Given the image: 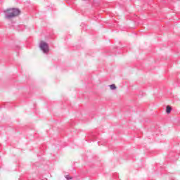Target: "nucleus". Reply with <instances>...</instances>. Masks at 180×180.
Listing matches in <instances>:
<instances>
[{
	"instance_id": "7",
	"label": "nucleus",
	"mask_w": 180,
	"mask_h": 180,
	"mask_svg": "<svg viewBox=\"0 0 180 180\" xmlns=\"http://www.w3.org/2000/svg\"><path fill=\"white\" fill-rule=\"evenodd\" d=\"M84 24H81V26L82 27V26H84Z\"/></svg>"
},
{
	"instance_id": "3",
	"label": "nucleus",
	"mask_w": 180,
	"mask_h": 180,
	"mask_svg": "<svg viewBox=\"0 0 180 180\" xmlns=\"http://www.w3.org/2000/svg\"><path fill=\"white\" fill-rule=\"evenodd\" d=\"M90 137H91L92 141H95V140H96V139H98V136L95 133H91L90 135Z\"/></svg>"
},
{
	"instance_id": "2",
	"label": "nucleus",
	"mask_w": 180,
	"mask_h": 180,
	"mask_svg": "<svg viewBox=\"0 0 180 180\" xmlns=\"http://www.w3.org/2000/svg\"><path fill=\"white\" fill-rule=\"evenodd\" d=\"M39 47L44 54H49V51H50V46L47 42L41 41L39 42Z\"/></svg>"
},
{
	"instance_id": "8",
	"label": "nucleus",
	"mask_w": 180,
	"mask_h": 180,
	"mask_svg": "<svg viewBox=\"0 0 180 180\" xmlns=\"http://www.w3.org/2000/svg\"><path fill=\"white\" fill-rule=\"evenodd\" d=\"M169 155H172V153H170Z\"/></svg>"
},
{
	"instance_id": "1",
	"label": "nucleus",
	"mask_w": 180,
	"mask_h": 180,
	"mask_svg": "<svg viewBox=\"0 0 180 180\" xmlns=\"http://www.w3.org/2000/svg\"><path fill=\"white\" fill-rule=\"evenodd\" d=\"M20 10L16 8H6L4 11V18L7 20H11V19H13V18H16V16H19L20 15Z\"/></svg>"
},
{
	"instance_id": "5",
	"label": "nucleus",
	"mask_w": 180,
	"mask_h": 180,
	"mask_svg": "<svg viewBox=\"0 0 180 180\" xmlns=\"http://www.w3.org/2000/svg\"><path fill=\"white\" fill-rule=\"evenodd\" d=\"M109 86L112 91H115V89H116V85H115V84H110Z\"/></svg>"
},
{
	"instance_id": "4",
	"label": "nucleus",
	"mask_w": 180,
	"mask_h": 180,
	"mask_svg": "<svg viewBox=\"0 0 180 180\" xmlns=\"http://www.w3.org/2000/svg\"><path fill=\"white\" fill-rule=\"evenodd\" d=\"M172 110V108L171 107V106H169V105H167V107H166V113L167 114V115H169V113H171V111Z\"/></svg>"
},
{
	"instance_id": "6",
	"label": "nucleus",
	"mask_w": 180,
	"mask_h": 180,
	"mask_svg": "<svg viewBox=\"0 0 180 180\" xmlns=\"http://www.w3.org/2000/svg\"><path fill=\"white\" fill-rule=\"evenodd\" d=\"M65 178H66L67 180L72 179V178L71 176H70L69 175H66Z\"/></svg>"
}]
</instances>
